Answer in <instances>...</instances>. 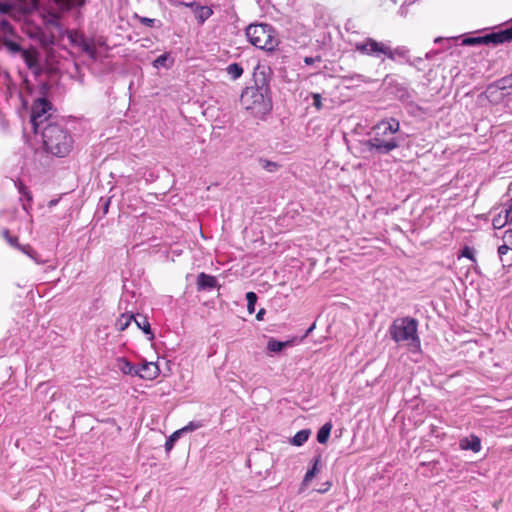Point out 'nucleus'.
<instances>
[{
  "mask_svg": "<svg viewBox=\"0 0 512 512\" xmlns=\"http://www.w3.org/2000/svg\"><path fill=\"white\" fill-rule=\"evenodd\" d=\"M480 44V36L477 37H466L462 40L461 45L463 46H472Z\"/></svg>",
  "mask_w": 512,
  "mask_h": 512,
  "instance_id": "34",
  "label": "nucleus"
},
{
  "mask_svg": "<svg viewBox=\"0 0 512 512\" xmlns=\"http://www.w3.org/2000/svg\"><path fill=\"white\" fill-rule=\"evenodd\" d=\"M13 90H15V85L14 84H11L9 83L8 84V91H9V94L11 95Z\"/></svg>",
  "mask_w": 512,
  "mask_h": 512,
  "instance_id": "48",
  "label": "nucleus"
},
{
  "mask_svg": "<svg viewBox=\"0 0 512 512\" xmlns=\"http://www.w3.org/2000/svg\"><path fill=\"white\" fill-rule=\"evenodd\" d=\"M42 138L46 150L54 156L65 157L72 150V136L59 124H47L42 129Z\"/></svg>",
  "mask_w": 512,
  "mask_h": 512,
  "instance_id": "2",
  "label": "nucleus"
},
{
  "mask_svg": "<svg viewBox=\"0 0 512 512\" xmlns=\"http://www.w3.org/2000/svg\"><path fill=\"white\" fill-rule=\"evenodd\" d=\"M3 45L12 54L22 53V51L24 50L18 43L12 40H4Z\"/></svg>",
  "mask_w": 512,
  "mask_h": 512,
  "instance_id": "26",
  "label": "nucleus"
},
{
  "mask_svg": "<svg viewBox=\"0 0 512 512\" xmlns=\"http://www.w3.org/2000/svg\"><path fill=\"white\" fill-rule=\"evenodd\" d=\"M392 52H394V58L396 56H399V57H405L406 56V50H404L403 48H396V49H392Z\"/></svg>",
  "mask_w": 512,
  "mask_h": 512,
  "instance_id": "42",
  "label": "nucleus"
},
{
  "mask_svg": "<svg viewBox=\"0 0 512 512\" xmlns=\"http://www.w3.org/2000/svg\"><path fill=\"white\" fill-rule=\"evenodd\" d=\"M312 98H313V106L317 110H320L322 108L321 95L318 93H313Z\"/></svg>",
  "mask_w": 512,
  "mask_h": 512,
  "instance_id": "36",
  "label": "nucleus"
},
{
  "mask_svg": "<svg viewBox=\"0 0 512 512\" xmlns=\"http://www.w3.org/2000/svg\"><path fill=\"white\" fill-rule=\"evenodd\" d=\"M51 109L52 104L45 98H38L34 101L30 119L34 133H38L41 125L49 119Z\"/></svg>",
  "mask_w": 512,
  "mask_h": 512,
  "instance_id": "7",
  "label": "nucleus"
},
{
  "mask_svg": "<svg viewBox=\"0 0 512 512\" xmlns=\"http://www.w3.org/2000/svg\"><path fill=\"white\" fill-rule=\"evenodd\" d=\"M418 322L414 318L404 317L393 321L389 332L391 338L397 343H406L412 347L420 346V339L417 335Z\"/></svg>",
  "mask_w": 512,
  "mask_h": 512,
  "instance_id": "4",
  "label": "nucleus"
},
{
  "mask_svg": "<svg viewBox=\"0 0 512 512\" xmlns=\"http://www.w3.org/2000/svg\"><path fill=\"white\" fill-rule=\"evenodd\" d=\"M48 269L54 270L55 266H49Z\"/></svg>",
  "mask_w": 512,
  "mask_h": 512,
  "instance_id": "51",
  "label": "nucleus"
},
{
  "mask_svg": "<svg viewBox=\"0 0 512 512\" xmlns=\"http://www.w3.org/2000/svg\"><path fill=\"white\" fill-rule=\"evenodd\" d=\"M134 319L133 313H123L116 322V327L120 331H124Z\"/></svg>",
  "mask_w": 512,
  "mask_h": 512,
  "instance_id": "22",
  "label": "nucleus"
},
{
  "mask_svg": "<svg viewBox=\"0 0 512 512\" xmlns=\"http://www.w3.org/2000/svg\"><path fill=\"white\" fill-rule=\"evenodd\" d=\"M264 163L265 164L263 165V167L270 172L274 171V169L277 167V165L275 163L270 162V161H264Z\"/></svg>",
  "mask_w": 512,
  "mask_h": 512,
  "instance_id": "43",
  "label": "nucleus"
},
{
  "mask_svg": "<svg viewBox=\"0 0 512 512\" xmlns=\"http://www.w3.org/2000/svg\"><path fill=\"white\" fill-rule=\"evenodd\" d=\"M117 368L124 374L136 376L137 367L125 358H119L117 360Z\"/></svg>",
  "mask_w": 512,
  "mask_h": 512,
  "instance_id": "15",
  "label": "nucleus"
},
{
  "mask_svg": "<svg viewBox=\"0 0 512 512\" xmlns=\"http://www.w3.org/2000/svg\"><path fill=\"white\" fill-rule=\"evenodd\" d=\"M21 56H22L25 64L28 66V68L34 69L39 66V62H38L39 53L37 52V50H35V49L25 50L24 49L21 53Z\"/></svg>",
  "mask_w": 512,
  "mask_h": 512,
  "instance_id": "12",
  "label": "nucleus"
},
{
  "mask_svg": "<svg viewBox=\"0 0 512 512\" xmlns=\"http://www.w3.org/2000/svg\"><path fill=\"white\" fill-rule=\"evenodd\" d=\"M315 61H316V59H315V58H312V57H305V58H304V62H305V64H307V65H312Z\"/></svg>",
  "mask_w": 512,
  "mask_h": 512,
  "instance_id": "46",
  "label": "nucleus"
},
{
  "mask_svg": "<svg viewBox=\"0 0 512 512\" xmlns=\"http://www.w3.org/2000/svg\"><path fill=\"white\" fill-rule=\"evenodd\" d=\"M0 30L4 34H13V27L11 23L6 19L0 20Z\"/></svg>",
  "mask_w": 512,
  "mask_h": 512,
  "instance_id": "32",
  "label": "nucleus"
},
{
  "mask_svg": "<svg viewBox=\"0 0 512 512\" xmlns=\"http://www.w3.org/2000/svg\"><path fill=\"white\" fill-rule=\"evenodd\" d=\"M318 463H319V457L316 458L313 467L306 472L304 479H303L304 484H307L315 477V475L318 471V468H317Z\"/></svg>",
  "mask_w": 512,
  "mask_h": 512,
  "instance_id": "30",
  "label": "nucleus"
},
{
  "mask_svg": "<svg viewBox=\"0 0 512 512\" xmlns=\"http://www.w3.org/2000/svg\"><path fill=\"white\" fill-rule=\"evenodd\" d=\"M506 224L509 225L508 217H506V209L504 210V215L499 213L497 216L492 218V225L494 229H500L504 227Z\"/></svg>",
  "mask_w": 512,
  "mask_h": 512,
  "instance_id": "24",
  "label": "nucleus"
},
{
  "mask_svg": "<svg viewBox=\"0 0 512 512\" xmlns=\"http://www.w3.org/2000/svg\"><path fill=\"white\" fill-rule=\"evenodd\" d=\"M462 256L466 257V258H469L470 260H472L474 263H476V259L474 258V250L469 248V247H465L462 251Z\"/></svg>",
  "mask_w": 512,
  "mask_h": 512,
  "instance_id": "38",
  "label": "nucleus"
},
{
  "mask_svg": "<svg viewBox=\"0 0 512 512\" xmlns=\"http://www.w3.org/2000/svg\"><path fill=\"white\" fill-rule=\"evenodd\" d=\"M159 373V367L155 362H143L140 367H137L136 376L145 380H153Z\"/></svg>",
  "mask_w": 512,
  "mask_h": 512,
  "instance_id": "10",
  "label": "nucleus"
},
{
  "mask_svg": "<svg viewBox=\"0 0 512 512\" xmlns=\"http://www.w3.org/2000/svg\"><path fill=\"white\" fill-rule=\"evenodd\" d=\"M504 239L507 243L510 244L512 250V227H510V229L505 232Z\"/></svg>",
  "mask_w": 512,
  "mask_h": 512,
  "instance_id": "41",
  "label": "nucleus"
},
{
  "mask_svg": "<svg viewBox=\"0 0 512 512\" xmlns=\"http://www.w3.org/2000/svg\"><path fill=\"white\" fill-rule=\"evenodd\" d=\"M247 310L250 314L255 311V304L257 302V295L254 292H248L246 294Z\"/></svg>",
  "mask_w": 512,
  "mask_h": 512,
  "instance_id": "28",
  "label": "nucleus"
},
{
  "mask_svg": "<svg viewBox=\"0 0 512 512\" xmlns=\"http://www.w3.org/2000/svg\"><path fill=\"white\" fill-rule=\"evenodd\" d=\"M217 286V279L214 276L200 273L197 277L198 290H211Z\"/></svg>",
  "mask_w": 512,
  "mask_h": 512,
  "instance_id": "11",
  "label": "nucleus"
},
{
  "mask_svg": "<svg viewBox=\"0 0 512 512\" xmlns=\"http://www.w3.org/2000/svg\"><path fill=\"white\" fill-rule=\"evenodd\" d=\"M3 236L7 239V241H8L12 246H14V247H16V248H17V245H20V244L18 243V240H17V238H16V237H11V236L9 235V231H8V230H4V231H3Z\"/></svg>",
  "mask_w": 512,
  "mask_h": 512,
  "instance_id": "37",
  "label": "nucleus"
},
{
  "mask_svg": "<svg viewBox=\"0 0 512 512\" xmlns=\"http://www.w3.org/2000/svg\"><path fill=\"white\" fill-rule=\"evenodd\" d=\"M291 341H278L274 338H270L267 343V350L271 353L281 352L284 348L291 345Z\"/></svg>",
  "mask_w": 512,
  "mask_h": 512,
  "instance_id": "16",
  "label": "nucleus"
},
{
  "mask_svg": "<svg viewBox=\"0 0 512 512\" xmlns=\"http://www.w3.org/2000/svg\"><path fill=\"white\" fill-rule=\"evenodd\" d=\"M508 250H511V246L510 244H504V245H501L498 247V254L500 256V258L502 259L503 255H505Z\"/></svg>",
  "mask_w": 512,
  "mask_h": 512,
  "instance_id": "39",
  "label": "nucleus"
},
{
  "mask_svg": "<svg viewBox=\"0 0 512 512\" xmlns=\"http://www.w3.org/2000/svg\"><path fill=\"white\" fill-rule=\"evenodd\" d=\"M459 445L463 450L480 451V439L477 436H472L471 439L463 438L460 440Z\"/></svg>",
  "mask_w": 512,
  "mask_h": 512,
  "instance_id": "13",
  "label": "nucleus"
},
{
  "mask_svg": "<svg viewBox=\"0 0 512 512\" xmlns=\"http://www.w3.org/2000/svg\"><path fill=\"white\" fill-rule=\"evenodd\" d=\"M181 435L182 434L179 432V430L175 431L166 441L165 449L170 451L173 448L175 442L181 437Z\"/></svg>",
  "mask_w": 512,
  "mask_h": 512,
  "instance_id": "31",
  "label": "nucleus"
},
{
  "mask_svg": "<svg viewBox=\"0 0 512 512\" xmlns=\"http://www.w3.org/2000/svg\"><path fill=\"white\" fill-rule=\"evenodd\" d=\"M510 79L506 77L490 84L485 90V96L490 103H501L507 96L512 94Z\"/></svg>",
  "mask_w": 512,
  "mask_h": 512,
  "instance_id": "8",
  "label": "nucleus"
},
{
  "mask_svg": "<svg viewBox=\"0 0 512 512\" xmlns=\"http://www.w3.org/2000/svg\"><path fill=\"white\" fill-rule=\"evenodd\" d=\"M506 217H508L509 226L512 227V204L506 209Z\"/></svg>",
  "mask_w": 512,
  "mask_h": 512,
  "instance_id": "44",
  "label": "nucleus"
},
{
  "mask_svg": "<svg viewBox=\"0 0 512 512\" xmlns=\"http://www.w3.org/2000/svg\"><path fill=\"white\" fill-rule=\"evenodd\" d=\"M441 41V38H436L435 42Z\"/></svg>",
  "mask_w": 512,
  "mask_h": 512,
  "instance_id": "52",
  "label": "nucleus"
},
{
  "mask_svg": "<svg viewBox=\"0 0 512 512\" xmlns=\"http://www.w3.org/2000/svg\"><path fill=\"white\" fill-rule=\"evenodd\" d=\"M265 313H266L265 309H263V308H262V309H260V310L258 311V313L256 314V319H257L258 321H262V320L264 319V315H265Z\"/></svg>",
  "mask_w": 512,
  "mask_h": 512,
  "instance_id": "45",
  "label": "nucleus"
},
{
  "mask_svg": "<svg viewBox=\"0 0 512 512\" xmlns=\"http://www.w3.org/2000/svg\"><path fill=\"white\" fill-rule=\"evenodd\" d=\"M511 40H512V26L507 29H504V30L490 32L485 35H482V45L483 44L498 45V44H502L505 42H509Z\"/></svg>",
  "mask_w": 512,
  "mask_h": 512,
  "instance_id": "9",
  "label": "nucleus"
},
{
  "mask_svg": "<svg viewBox=\"0 0 512 512\" xmlns=\"http://www.w3.org/2000/svg\"><path fill=\"white\" fill-rule=\"evenodd\" d=\"M17 249H19L21 252L26 254L28 257L33 259L35 263L42 264L45 261L42 260L39 255L36 253V251L30 246V245H17Z\"/></svg>",
  "mask_w": 512,
  "mask_h": 512,
  "instance_id": "21",
  "label": "nucleus"
},
{
  "mask_svg": "<svg viewBox=\"0 0 512 512\" xmlns=\"http://www.w3.org/2000/svg\"><path fill=\"white\" fill-rule=\"evenodd\" d=\"M133 320L139 329H141L146 335H149V339H153L154 334L152 333L147 317L140 316L139 318H136L134 316Z\"/></svg>",
  "mask_w": 512,
  "mask_h": 512,
  "instance_id": "18",
  "label": "nucleus"
},
{
  "mask_svg": "<svg viewBox=\"0 0 512 512\" xmlns=\"http://www.w3.org/2000/svg\"><path fill=\"white\" fill-rule=\"evenodd\" d=\"M141 24L148 26V27H158L160 28L162 26V23L154 18H148V17H142L137 14L134 16Z\"/></svg>",
  "mask_w": 512,
  "mask_h": 512,
  "instance_id": "25",
  "label": "nucleus"
},
{
  "mask_svg": "<svg viewBox=\"0 0 512 512\" xmlns=\"http://www.w3.org/2000/svg\"><path fill=\"white\" fill-rule=\"evenodd\" d=\"M356 51L379 58L381 55L386 56L387 58L394 60V52H392V48L386 45L383 42H378L373 38H367L365 41L356 43L355 45Z\"/></svg>",
  "mask_w": 512,
  "mask_h": 512,
  "instance_id": "6",
  "label": "nucleus"
},
{
  "mask_svg": "<svg viewBox=\"0 0 512 512\" xmlns=\"http://www.w3.org/2000/svg\"><path fill=\"white\" fill-rule=\"evenodd\" d=\"M227 74L231 79L236 80L240 78L243 74V68L238 63H231L226 68Z\"/></svg>",
  "mask_w": 512,
  "mask_h": 512,
  "instance_id": "23",
  "label": "nucleus"
},
{
  "mask_svg": "<svg viewBox=\"0 0 512 512\" xmlns=\"http://www.w3.org/2000/svg\"><path fill=\"white\" fill-rule=\"evenodd\" d=\"M246 36L252 45L265 51L275 50L280 42L276 30L264 23L250 24L246 29Z\"/></svg>",
  "mask_w": 512,
  "mask_h": 512,
  "instance_id": "3",
  "label": "nucleus"
},
{
  "mask_svg": "<svg viewBox=\"0 0 512 512\" xmlns=\"http://www.w3.org/2000/svg\"><path fill=\"white\" fill-rule=\"evenodd\" d=\"M203 426L201 421H191L183 428L179 429L181 434L195 431Z\"/></svg>",
  "mask_w": 512,
  "mask_h": 512,
  "instance_id": "29",
  "label": "nucleus"
},
{
  "mask_svg": "<svg viewBox=\"0 0 512 512\" xmlns=\"http://www.w3.org/2000/svg\"><path fill=\"white\" fill-rule=\"evenodd\" d=\"M57 7L61 11H68L72 8L80 7L84 4V0H54Z\"/></svg>",
  "mask_w": 512,
  "mask_h": 512,
  "instance_id": "17",
  "label": "nucleus"
},
{
  "mask_svg": "<svg viewBox=\"0 0 512 512\" xmlns=\"http://www.w3.org/2000/svg\"><path fill=\"white\" fill-rule=\"evenodd\" d=\"M5 78H6L8 81L10 80V79H9V74H8V73H6V74H5Z\"/></svg>",
  "mask_w": 512,
  "mask_h": 512,
  "instance_id": "50",
  "label": "nucleus"
},
{
  "mask_svg": "<svg viewBox=\"0 0 512 512\" xmlns=\"http://www.w3.org/2000/svg\"><path fill=\"white\" fill-rule=\"evenodd\" d=\"M110 204V199H106L104 201V205H103V208H104V213H107L108 212V206Z\"/></svg>",
  "mask_w": 512,
  "mask_h": 512,
  "instance_id": "47",
  "label": "nucleus"
},
{
  "mask_svg": "<svg viewBox=\"0 0 512 512\" xmlns=\"http://www.w3.org/2000/svg\"><path fill=\"white\" fill-rule=\"evenodd\" d=\"M399 131L400 123L395 118L381 120L373 126V135L366 146L378 154H388L400 146V139L396 136Z\"/></svg>",
  "mask_w": 512,
  "mask_h": 512,
  "instance_id": "1",
  "label": "nucleus"
},
{
  "mask_svg": "<svg viewBox=\"0 0 512 512\" xmlns=\"http://www.w3.org/2000/svg\"><path fill=\"white\" fill-rule=\"evenodd\" d=\"M331 429H332V424L331 422H327L325 423L318 431L317 433V441L320 443V444H325L328 439H329V436H330V433H331Z\"/></svg>",
  "mask_w": 512,
  "mask_h": 512,
  "instance_id": "19",
  "label": "nucleus"
},
{
  "mask_svg": "<svg viewBox=\"0 0 512 512\" xmlns=\"http://www.w3.org/2000/svg\"><path fill=\"white\" fill-rule=\"evenodd\" d=\"M14 10V5L9 2H0V14H11Z\"/></svg>",
  "mask_w": 512,
  "mask_h": 512,
  "instance_id": "33",
  "label": "nucleus"
},
{
  "mask_svg": "<svg viewBox=\"0 0 512 512\" xmlns=\"http://www.w3.org/2000/svg\"><path fill=\"white\" fill-rule=\"evenodd\" d=\"M179 5H180V6H186V7H189V8H191V9H192V11H193V12H195L196 7L198 6V3H196V2H184V1H182V2H179Z\"/></svg>",
  "mask_w": 512,
  "mask_h": 512,
  "instance_id": "40",
  "label": "nucleus"
},
{
  "mask_svg": "<svg viewBox=\"0 0 512 512\" xmlns=\"http://www.w3.org/2000/svg\"><path fill=\"white\" fill-rule=\"evenodd\" d=\"M310 433L309 429L298 431L291 439V444L294 446H302L308 440Z\"/></svg>",
  "mask_w": 512,
  "mask_h": 512,
  "instance_id": "20",
  "label": "nucleus"
},
{
  "mask_svg": "<svg viewBox=\"0 0 512 512\" xmlns=\"http://www.w3.org/2000/svg\"><path fill=\"white\" fill-rule=\"evenodd\" d=\"M240 100L245 109L250 110L257 117L267 114L272 108L267 88L247 87L242 92Z\"/></svg>",
  "mask_w": 512,
  "mask_h": 512,
  "instance_id": "5",
  "label": "nucleus"
},
{
  "mask_svg": "<svg viewBox=\"0 0 512 512\" xmlns=\"http://www.w3.org/2000/svg\"><path fill=\"white\" fill-rule=\"evenodd\" d=\"M167 59H168L167 54H162V55L158 56L153 62L154 67L159 68V67L165 66Z\"/></svg>",
  "mask_w": 512,
  "mask_h": 512,
  "instance_id": "35",
  "label": "nucleus"
},
{
  "mask_svg": "<svg viewBox=\"0 0 512 512\" xmlns=\"http://www.w3.org/2000/svg\"><path fill=\"white\" fill-rule=\"evenodd\" d=\"M80 46L83 52H85L94 59L96 58V49L91 43L83 39Z\"/></svg>",
  "mask_w": 512,
  "mask_h": 512,
  "instance_id": "27",
  "label": "nucleus"
},
{
  "mask_svg": "<svg viewBox=\"0 0 512 512\" xmlns=\"http://www.w3.org/2000/svg\"><path fill=\"white\" fill-rule=\"evenodd\" d=\"M198 23L203 24L213 14V10L208 6H202L198 4L194 12Z\"/></svg>",
  "mask_w": 512,
  "mask_h": 512,
  "instance_id": "14",
  "label": "nucleus"
},
{
  "mask_svg": "<svg viewBox=\"0 0 512 512\" xmlns=\"http://www.w3.org/2000/svg\"><path fill=\"white\" fill-rule=\"evenodd\" d=\"M172 5H176V6H180L179 5V2H181L180 0H168Z\"/></svg>",
  "mask_w": 512,
  "mask_h": 512,
  "instance_id": "49",
  "label": "nucleus"
}]
</instances>
